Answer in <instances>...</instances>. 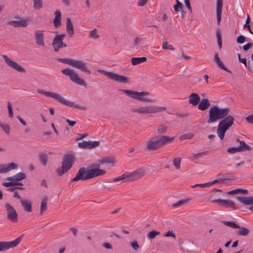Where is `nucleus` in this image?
Returning a JSON list of instances; mask_svg holds the SVG:
<instances>
[{
  "label": "nucleus",
  "instance_id": "obj_43",
  "mask_svg": "<svg viewBox=\"0 0 253 253\" xmlns=\"http://www.w3.org/2000/svg\"><path fill=\"white\" fill-rule=\"evenodd\" d=\"M0 127L2 129V130L6 133L9 134L10 132V126L5 124H2L0 122Z\"/></svg>",
  "mask_w": 253,
  "mask_h": 253
},
{
  "label": "nucleus",
  "instance_id": "obj_25",
  "mask_svg": "<svg viewBox=\"0 0 253 253\" xmlns=\"http://www.w3.org/2000/svg\"><path fill=\"white\" fill-rule=\"evenodd\" d=\"M26 177V174L25 173L20 172L12 176L7 177L6 179L8 181H18L23 179H25Z\"/></svg>",
  "mask_w": 253,
  "mask_h": 253
},
{
  "label": "nucleus",
  "instance_id": "obj_4",
  "mask_svg": "<svg viewBox=\"0 0 253 253\" xmlns=\"http://www.w3.org/2000/svg\"><path fill=\"white\" fill-rule=\"evenodd\" d=\"M37 91L39 93L43 94L47 97H50L55 99L62 104L70 106L71 107L76 108L82 110H86V107L84 106H81L78 104L75 103L74 102L70 101L65 99L61 95L49 91H44L42 89H38Z\"/></svg>",
  "mask_w": 253,
  "mask_h": 253
},
{
  "label": "nucleus",
  "instance_id": "obj_58",
  "mask_svg": "<svg viewBox=\"0 0 253 253\" xmlns=\"http://www.w3.org/2000/svg\"><path fill=\"white\" fill-rule=\"evenodd\" d=\"M246 121L250 124H253V114L250 115L246 118Z\"/></svg>",
  "mask_w": 253,
  "mask_h": 253
},
{
  "label": "nucleus",
  "instance_id": "obj_49",
  "mask_svg": "<svg viewBox=\"0 0 253 253\" xmlns=\"http://www.w3.org/2000/svg\"><path fill=\"white\" fill-rule=\"evenodd\" d=\"M236 194H241L244 195H248L249 193V191L247 189H242V188H237L236 189Z\"/></svg>",
  "mask_w": 253,
  "mask_h": 253
},
{
  "label": "nucleus",
  "instance_id": "obj_55",
  "mask_svg": "<svg viewBox=\"0 0 253 253\" xmlns=\"http://www.w3.org/2000/svg\"><path fill=\"white\" fill-rule=\"evenodd\" d=\"M192 188H194L197 187H200L202 188L209 187V184L208 182L203 183V184H196L195 185H192L191 186Z\"/></svg>",
  "mask_w": 253,
  "mask_h": 253
},
{
  "label": "nucleus",
  "instance_id": "obj_27",
  "mask_svg": "<svg viewBox=\"0 0 253 253\" xmlns=\"http://www.w3.org/2000/svg\"><path fill=\"white\" fill-rule=\"evenodd\" d=\"M210 106V103L208 99L203 98L199 103L198 108L200 110L204 111L208 109Z\"/></svg>",
  "mask_w": 253,
  "mask_h": 253
},
{
  "label": "nucleus",
  "instance_id": "obj_1",
  "mask_svg": "<svg viewBox=\"0 0 253 253\" xmlns=\"http://www.w3.org/2000/svg\"><path fill=\"white\" fill-rule=\"evenodd\" d=\"M229 108H219L217 106H212L209 111V118L207 123L209 124L222 119L219 123L217 129V134L221 140H223L226 131L233 125L234 118L228 115Z\"/></svg>",
  "mask_w": 253,
  "mask_h": 253
},
{
  "label": "nucleus",
  "instance_id": "obj_32",
  "mask_svg": "<svg viewBox=\"0 0 253 253\" xmlns=\"http://www.w3.org/2000/svg\"><path fill=\"white\" fill-rule=\"evenodd\" d=\"M237 142H239L240 145L238 146L241 152L250 151L252 150V148L247 145L244 141H240L239 139H237Z\"/></svg>",
  "mask_w": 253,
  "mask_h": 253
},
{
  "label": "nucleus",
  "instance_id": "obj_11",
  "mask_svg": "<svg viewBox=\"0 0 253 253\" xmlns=\"http://www.w3.org/2000/svg\"><path fill=\"white\" fill-rule=\"evenodd\" d=\"M220 222L223 223L224 225L229 226L231 228L235 229H240L239 230L237 231V234L240 236H246L250 233V230L249 229L244 227H241L238 224H237L236 223L234 222L224 220H221Z\"/></svg>",
  "mask_w": 253,
  "mask_h": 253
},
{
  "label": "nucleus",
  "instance_id": "obj_22",
  "mask_svg": "<svg viewBox=\"0 0 253 253\" xmlns=\"http://www.w3.org/2000/svg\"><path fill=\"white\" fill-rule=\"evenodd\" d=\"M223 0H217L216 2V18L218 25L220 24L221 19Z\"/></svg>",
  "mask_w": 253,
  "mask_h": 253
},
{
  "label": "nucleus",
  "instance_id": "obj_61",
  "mask_svg": "<svg viewBox=\"0 0 253 253\" xmlns=\"http://www.w3.org/2000/svg\"><path fill=\"white\" fill-rule=\"evenodd\" d=\"M148 0H139L137 3V5L140 6H143L146 4Z\"/></svg>",
  "mask_w": 253,
  "mask_h": 253
},
{
  "label": "nucleus",
  "instance_id": "obj_56",
  "mask_svg": "<svg viewBox=\"0 0 253 253\" xmlns=\"http://www.w3.org/2000/svg\"><path fill=\"white\" fill-rule=\"evenodd\" d=\"M15 184L14 181H10V182H3L2 183V185L3 186L7 187H10L14 186Z\"/></svg>",
  "mask_w": 253,
  "mask_h": 253
},
{
  "label": "nucleus",
  "instance_id": "obj_48",
  "mask_svg": "<svg viewBox=\"0 0 253 253\" xmlns=\"http://www.w3.org/2000/svg\"><path fill=\"white\" fill-rule=\"evenodd\" d=\"M227 152L231 154H234L238 152H241L239 148V147H230L228 148L227 150Z\"/></svg>",
  "mask_w": 253,
  "mask_h": 253
},
{
  "label": "nucleus",
  "instance_id": "obj_54",
  "mask_svg": "<svg viewBox=\"0 0 253 253\" xmlns=\"http://www.w3.org/2000/svg\"><path fill=\"white\" fill-rule=\"evenodd\" d=\"M207 153H208V152L205 151V152H200V153H197V154H194L193 155V158L195 159H198L199 157H202L204 155H206L207 154Z\"/></svg>",
  "mask_w": 253,
  "mask_h": 253
},
{
  "label": "nucleus",
  "instance_id": "obj_24",
  "mask_svg": "<svg viewBox=\"0 0 253 253\" xmlns=\"http://www.w3.org/2000/svg\"><path fill=\"white\" fill-rule=\"evenodd\" d=\"M7 25L12 26L13 27L17 28L19 27H25L27 26L28 23L25 20L20 21L12 20L7 23Z\"/></svg>",
  "mask_w": 253,
  "mask_h": 253
},
{
  "label": "nucleus",
  "instance_id": "obj_37",
  "mask_svg": "<svg viewBox=\"0 0 253 253\" xmlns=\"http://www.w3.org/2000/svg\"><path fill=\"white\" fill-rule=\"evenodd\" d=\"M160 234V232L155 230H152L150 231L149 233L147 234V237L148 239L151 240L156 237V236Z\"/></svg>",
  "mask_w": 253,
  "mask_h": 253
},
{
  "label": "nucleus",
  "instance_id": "obj_47",
  "mask_svg": "<svg viewBox=\"0 0 253 253\" xmlns=\"http://www.w3.org/2000/svg\"><path fill=\"white\" fill-rule=\"evenodd\" d=\"M162 48L164 49H168V50H173L174 48L173 47L172 45L169 44L168 42H164L162 45Z\"/></svg>",
  "mask_w": 253,
  "mask_h": 253
},
{
  "label": "nucleus",
  "instance_id": "obj_63",
  "mask_svg": "<svg viewBox=\"0 0 253 253\" xmlns=\"http://www.w3.org/2000/svg\"><path fill=\"white\" fill-rule=\"evenodd\" d=\"M78 134L79 136V137L76 139V140H77V141L81 140L87 136V133H85L84 134Z\"/></svg>",
  "mask_w": 253,
  "mask_h": 253
},
{
  "label": "nucleus",
  "instance_id": "obj_46",
  "mask_svg": "<svg viewBox=\"0 0 253 253\" xmlns=\"http://www.w3.org/2000/svg\"><path fill=\"white\" fill-rule=\"evenodd\" d=\"M188 200H180L178 201L177 203L173 204L172 206L173 208H177L178 207L182 206L184 204H185L187 202Z\"/></svg>",
  "mask_w": 253,
  "mask_h": 253
},
{
  "label": "nucleus",
  "instance_id": "obj_51",
  "mask_svg": "<svg viewBox=\"0 0 253 253\" xmlns=\"http://www.w3.org/2000/svg\"><path fill=\"white\" fill-rule=\"evenodd\" d=\"M182 6V4L179 1L177 0L176 4H175L173 6L174 10L175 12H178L181 9Z\"/></svg>",
  "mask_w": 253,
  "mask_h": 253
},
{
  "label": "nucleus",
  "instance_id": "obj_31",
  "mask_svg": "<svg viewBox=\"0 0 253 253\" xmlns=\"http://www.w3.org/2000/svg\"><path fill=\"white\" fill-rule=\"evenodd\" d=\"M238 57L240 62L242 63L246 67H247L249 71L253 73V65L249 62L247 65L246 58H242L240 54H238Z\"/></svg>",
  "mask_w": 253,
  "mask_h": 253
},
{
  "label": "nucleus",
  "instance_id": "obj_38",
  "mask_svg": "<svg viewBox=\"0 0 253 253\" xmlns=\"http://www.w3.org/2000/svg\"><path fill=\"white\" fill-rule=\"evenodd\" d=\"M18 168V166L17 164H15L13 163H11L7 165H5V169L6 172L12 169H16Z\"/></svg>",
  "mask_w": 253,
  "mask_h": 253
},
{
  "label": "nucleus",
  "instance_id": "obj_60",
  "mask_svg": "<svg viewBox=\"0 0 253 253\" xmlns=\"http://www.w3.org/2000/svg\"><path fill=\"white\" fill-rule=\"evenodd\" d=\"M6 173L5 164H0V173Z\"/></svg>",
  "mask_w": 253,
  "mask_h": 253
},
{
  "label": "nucleus",
  "instance_id": "obj_35",
  "mask_svg": "<svg viewBox=\"0 0 253 253\" xmlns=\"http://www.w3.org/2000/svg\"><path fill=\"white\" fill-rule=\"evenodd\" d=\"M33 7L36 10H39L43 7L42 0H33Z\"/></svg>",
  "mask_w": 253,
  "mask_h": 253
},
{
  "label": "nucleus",
  "instance_id": "obj_2",
  "mask_svg": "<svg viewBox=\"0 0 253 253\" xmlns=\"http://www.w3.org/2000/svg\"><path fill=\"white\" fill-rule=\"evenodd\" d=\"M100 167L99 164H92L86 169L84 167L79 169L76 176L72 179V181L86 180L104 174L105 170L100 169Z\"/></svg>",
  "mask_w": 253,
  "mask_h": 253
},
{
  "label": "nucleus",
  "instance_id": "obj_8",
  "mask_svg": "<svg viewBox=\"0 0 253 253\" xmlns=\"http://www.w3.org/2000/svg\"><path fill=\"white\" fill-rule=\"evenodd\" d=\"M167 109L166 107L158 106L156 105L144 106L136 108L131 109V111L142 114L156 113L165 111Z\"/></svg>",
  "mask_w": 253,
  "mask_h": 253
},
{
  "label": "nucleus",
  "instance_id": "obj_57",
  "mask_svg": "<svg viewBox=\"0 0 253 253\" xmlns=\"http://www.w3.org/2000/svg\"><path fill=\"white\" fill-rule=\"evenodd\" d=\"M253 46V44L252 42H248L246 44L244 45L243 47V49L244 51H247L248 49L251 48Z\"/></svg>",
  "mask_w": 253,
  "mask_h": 253
},
{
  "label": "nucleus",
  "instance_id": "obj_39",
  "mask_svg": "<svg viewBox=\"0 0 253 253\" xmlns=\"http://www.w3.org/2000/svg\"><path fill=\"white\" fill-rule=\"evenodd\" d=\"M216 36L217 37V44H218L219 48L220 49L222 47V37H221V35L220 33L219 30H217L216 31Z\"/></svg>",
  "mask_w": 253,
  "mask_h": 253
},
{
  "label": "nucleus",
  "instance_id": "obj_6",
  "mask_svg": "<svg viewBox=\"0 0 253 253\" xmlns=\"http://www.w3.org/2000/svg\"><path fill=\"white\" fill-rule=\"evenodd\" d=\"M75 160L73 154L69 153L65 154L63 157L61 169H56V172L59 176L63 175L67 172L72 167Z\"/></svg>",
  "mask_w": 253,
  "mask_h": 253
},
{
  "label": "nucleus",
  "instance_id": "obj_33",
  "mask_svg": "<svg viewBox=\"0 0 253 253\" xmlns=\"http://www.w3.org/2000/svg\"><path fill=\"white\" fill-rule=\"evenodd\" d=\"M147 61V58L145 57H133L131 59V63L132 65H136L141 64Z\"/></svg>",
  "mask_w": 253,
  "mask_h": 253
},
{
  "label": "nucleus",
  "instance_id": "obj_10",
  "mask_svg": "<svg viewBox=\"0 0 253 253\" xmlns=\"http://www.w3.org/2000/svg\"><path fill=\"white\" fill-rule=\"evenodd\" d=\"M62 74L66 76H68L70 80L77 84L86 86V83L83 80L79 77L78 74L74 71V70L70 68H66L61 70Z\"/></svg>",
  "mask_w": 253,
  "mask_h": 253
},
{
  "label": "nucleus",
  "instance_id": "obj_7",
  "mask_svg": "<svg viewBox=\"0 0 253 253\" xmlns=\"http://www.w3.org/2000/svg\"><path fill=\"white\" fill-rule=\"evenodd\" d=\"M57 61L72 66L74 68L81 70L83 72H85L88 75L91 74L90 71L88 70L85 63L82 61L71 58H58Z\"/></svg>",
  "mask_w": 253,
  "mask_h": 253
},
{
  "label": "nucleus",
  "instance_id": "obj_9",
  "mask_svg": "<svg viewBox=\"0 0 253 253\" xmlns=\"http://www.w3.org/2000/svg\"><path fill=\"white\" fill-rule=\"evenodd\" d=\"M122 91L130 98L138 100L142 102H155V100L151 98L145 97L149 95V93L146 91L137 92L130 90L122 89Z\"/></svg>",
  "mask_w": 253,
  "mask_h": 253
},
{
  "label": "nucleus",
  "instance_id": "obj_29",
  "mask_svg": "<svg viewBox=\"0 0 253 253\" xmlns=\"http://www.w3.org/2000/svg\"><path fill=\"white\" fill-rule=\"evenodd\" d=\"M55 17L53 20V23L55 28H58L61 25V13L59 10H56L54 13Z\"/></svg>",
  "mask_w": 253,
  "mask_h": 253
},
{
  "label": "nucleus",
  "instance_id": "obj_26",
  "mask_svg": "<svg viewBox=\"0 0 253 253\" xmlns=\"http://www.w3.org/2000/svg\"><path fill=\"white\" fill-rule=\"evenodd\" d=\"M21 204L24 210L27 212H32V203L28 200H22L20 201Z\"/></svg>",
  "mask_w": 253,
  "mask_h": 253
},
{
  "label": "nucleus",
  "instance_id": "obj_5",
  "mask_svg": "<svg viewBox=\"0 0 253 253\" xmlns=\"http://www.w3.org/2000/svg\"><path fill=\"white\" fill-rule=\"evenodd\" d=\"M145 172L143 168H139L131 173L126 172L122 175L113 178L112 180L114 182L121 181L122 182L133 181L142 177Z\"/></svg>",
  "mask_w": 253,
  "mask_h": 253
},
{
  "label": "nucleus",
  "instance_id": "obj_23",
  "mask_svg": "<svg viewBox=\"0 0 253 253\" xmlns=\"http://www.w3.org/2000/svg\"><path fill=\"white\" fill-rule=\"evenodd\" d=\"M200 101V97L198 94L193 93L189 95L188 102L193 106H196Z\"/></svg>",
  "mask_w": 253,
  "mask_h": 253
},
{
  "label": "nucleus",
  "instance_id": "obj_28",
  "mask_svg": "<svg viewBox=\"0 0 253 253\" xmlns=\"http://www.w3.org/2000/svg\"><path fill=\"white\" fill-rule=\"evenodd\" d=\"M214 61L217 64L218 67L223 69L228 73L232 74V72L228 70L223 64V63L221 61L220 59L219 58L218 54L217 53H215L214 56Z\"/></svg>",
  "mask_w": 253,
  "mask_h": 253
},
{
  "label": "nucleus",
  "instance_id": "obj_12",
  "mask_svg": "<svg viewBox=\"0 0 253 253\" xmlns=\"http://www.w3.org/2000/svg\"><path fill=\"white\" fill-rule=\"evenodd\" d=\"M23 235L11 242H0V252L7 250L17 246L20 242Z\"/></svg>",
  "mask_w": 253,
  "mask_h": 253
},
{
  "label": "nucleus",
  "instance_id": "obj_16",
  "mask_svg": "<svg viewBox=\"0 0 253 253\" xmlns=\"http://www.w3.org/2000/svg\"><path fill=\"white\" fill-rule=\"evenodd\" d=\"M65 34H57L55 35L52 42V46L54 51L57 52L59 51V49L61 48V45H62L63 39L65 38Z\"/></svg>",
  "mask_w": 253,
  "mask_h": 253
},
{
  "label": "nucleus",
  "instance_id": "obj_3",
  "mask_svg": "<svg viewBox=\"0 0 253 253\" xmlns=\"http://www.w3.org/2000/svg\"><path fill=\"white\" fill-rule=\"evenodd\" d=\"M174 136L167 135L155 136L146 142V149L149 151L157 150L173 141Z\"/></svg>",
  "mask_w": 253,
  "mask_h": 253
},
{
  "label": "nucleus",
  "instance_id": "obj_42",
  "mask_svg": "<svg viewBox=\"0 0 253 253\" xmlns=\"http://www.w3.org/2000/svg\"><path fill=\"white\" fill-rule=\"evenodd\" d=\"M194 136V134L191 133H188L184 134L180 136L179 139L182 141L186 139H190Z\"/></svg>",
  "mask_w": 253,
  "mask_h": 253
},
{
  "label": "nucleus",
  "instance_id": "obj_19",
  "mask_svg": "<svg viewBox=\"0 0 253 253\" xmlns=\"http://www.w3.org/2000/svg\"><path fill=\"white\" fill-rule=\"evenodd\" d=\"M213 203H218L219 205L224 206L225 208H231L236 209L235 203L231 200L216 199L213 201Z\"/></svg>",
  "mask_w": 253,
  "mask_h": 253
},
{
  "label": "nucleus",
  "instance_id": "obj_18",
  "mask_svg": "<svg viewBox=\"0 0 253 253\" xmlns=\"http://www.w3.org/2000/svg\"><path fill=\"white\" fill-rule=\"evenodd\" d=\"M100 145V142L99 141H85L79 142L78 146L79 148L84 149H91L95 148Z\"/></svg>",
  "mask_w": 253,
  "mask_h": 253
},
{
  "label": "nucleus",
  "instance_id": "obj_53",
  "mask_svg": "<svg viewBox=\"0 0 253 253\" xmlns=\"http://www.w3.org/2000/svg\"><path fill=\"white\" fill-rule=\"evenodd\" d=\"M7 107H8L9 117L10 118H12L13 116V113L11 105L9 102H8Z\"/></svg>",
  "mask_w": 253,
  "mask_h": 253
},
{
  "label": "nucleus",
  "instance_id": "obj_40",
  "mask_svg": "<svg viewBox=\"0 0 253 253\" xmlns=\"http://www.w3.org/2000/svg\"><path fill=\"white\" fill-rule=\"evenodd\" d=\"M227 180H230V179H227V178H223V179L219 178V179H215L213 181H211V182H209L208 184H209V186H211L212 185L214 184L217 183H223L224 181H227Z\"/></svg>",
  "mask_w": 253,
  "mask_h": 253
},
{
  "label": "nucleus",
  "instance_id": "obj_34",
  "mask_svg": "<svg viewBox=\"0 0 253 253\" xmlns=\"http://www.w3.org/2000/svg\"><path fill=\"white\" fill-rule=\"evenodd\" d=\"M48 200V197L47 196H44L42 200L41 205L40 208V213L42 214V213L47 210V202Z\"/></svg>",
  "mask_w": 253,
  "mask_h": 253
},
{
  "label": "nucleus",
  "instance_id": "obj_41",
  "mask_svg": "<svg viewBox=\"0 0 253 253\" xmlns=\"http://www.w3.org/2000/svg\"><path fill=\"white\" fill-rule=\"evenodd\" d=\"M167 131V127L166 126L161 125L159 126L157 132L158 134H161L165 133Z\"/></svg>",
  "mask_w": 253,
  "mask_h": 253
},
{
  "label": "nucleus",
  "instance_id": "obj_64",
  "mask_svg": "<svg viewBox=\"0 0 253 253\" xmlns=\"http://www.w3.org/2000/svg\"><path fill=\"white\" fill-rule=\"evenodd\" d=\"M142 41V39L139 37L136 38L134 40V45L136 46Z\"/></svg>",
  "mask_w": 253,
  "mask_h": 253
},
{
  "label": "nucleus",
  "instance_id": "obj_21",
  "mask_svg": "<svg viewBox=\"0 0 253 253\" xmlns=\"http://www.w3.org/2000/svg\"><path fill=\"white\" fill-rule=\"evenodd\" d=\"M43 36V33L42 31H37L35 32V39L37 45L42 46L44 45Z\"/></svg>",
  "mask_w": 253,
  "mask_h": 253
},
{
  "label": "nucleus",
  "instance_id": "obj_52",
  "mask_svg": "<svg viewBox=\"0 0 253 253\" xmlns=\"http://www.w3.org/2000/svg\"><path fill=\"white\" fill-rule=\"evenodd\" d=\"M164 237H172L173 238H174L175 240L176 239V235L172 231L169 230L167 232H166L164 235Z\"/></svg>",
  "mask_w": 253,
  "mask_h": 253
},
{
  "label": "nucleus",
  "instance_id": "obj_44",
  "mask_svg": "<svg viewBox=\"0 0 253 253\" xmlns=\"http://www.w3.org/2000/svg\"><path fill=\"white\" fill-rule=\"evenodd\" d=\"M181 158H176L173 160V164L177 169L180 168Z\"/></svg>",
  "mask_w": 253,
  "mask_h": 253
},
{
  "label": "nucleus",
  "instance_id": "obj_17",
  "mask_svg": "<svg viewBox=\"0 0 253 253\" xmlns=\"http://www.w3.org/2000/svg\"><path fill=\"white\" fill-rule=\"evenodd\" d=\"M236 199L245 206H251L249 208V210L253 211V196L242 197L238 196L236 197Z\"/></svg>",
  "mask_w": 253,
  "mask_h": 253
},
{
  "label": "nucleus",
  "instance_id": "obj_13",
  "mask_svg": "<svg viewBox=\"0 0 253 253\" xmlns=\"http://www.w3.org/2000/svg\"><path fill=\"white\" fill-rule=\"evenodd\" d=\"M104 72L105 76L108 77L110 79L124 84H126L129 82V79L126 77L120 75L113 72L106 71Z\"/></svg>",
  "mask_w": 253,
  "mask_h": 253
},
{
  "label": "nucleus",
  "instance_id": "obj_45",
  "mask_svg": "<svg viewBox=\"0 0 253 253\" xmlns=\"http://www.w3.org/2000/svg\"><path fill=\"white\" fill-rule=\"evenodd\" d=\"M89 37L93 39H97L99 37V35L97 34V29H94L90 31L89 34Z\"/></svg>",
  "mask_w": 253,
  "mask_h": 253
},
{
  "label": "nucleus",
  "instance_id": "obj_20",
  "mask_svg": "<svg viewBox=\"0 0 253 253\" xmlns=\"http://www.w3.org/2000/svg\"><path fill=\"white\" fill-rule=\"evenodd\" d=\"M98 162L100 164H106V167L105 168L110 169L115 165V159L112 157H105L99 159Z\"/></svg>",
  "mask_w": 253,
  "mask_h": 253
},
{
  "label": "nucleus",
  "instance_id": "obj_62",
  "mask_svg": "<svg viewBox=\"0 0 253 253\" xmlns=\"http://www.w3.org/2000/svg\"><path fill=\"white\" fill-rule=\"evenodd\" d=\"M250 21H251L249 15H248L247 18L246 22H245V24H244L243 28H246V27H249L250 25Z\"/></svg>",
  "mask_w": 253,
  "mask_h": 253
},
{
  "label": "nucleus",
  "instance_id": "obj_14",
  "mask_svg": "<svg viewBox=\"0 0 253 253\" xmlns=\"http://www.w3.org/2000/svg\"><path fill=\"white\" fill-rule=\"evenodd\" d=\"M7 211V218L13 223L17 222L18 214L15 210L8 203L5 205Z\"/></svg>",
  "mask_w": 253,
  "mask_h": 253
},
{
  "label": "nucleus",
  "instance_id": "obj_36",
  "mask_svg": "<svg viewBox=\"0 0 253 253\" xmlns=\"http://www.w3.org/2000/svg\"><path fill=\"white\" fill-rule=\"evenodd\" d=\"M39 160L42 163V164L45 166L47 164V156L45 154L42 153H40L39 155Z\"/></svg>",
  "mask_w": 253,
  "mask_h": 253
},
{
  "label": "nucleus",
  "instance_id": "obj_15",
  "mask_svg": "<svg viewBox=\"0 0 253 253\" xmlns=\"http://www.w3.org/2000/svg\"><path fill=\"white\" fill-rule=\"evenodd\" d=\"M2 58L4 60L5 63L10 67L13 68L18 72L21 73H25L26 70L17 63L12 61L9 57L6 55H2Z\"/></svg>",
  "mask_w": 253,
  "mask_h": 253
},
{
  "label": "nucleus",
  "instance_id": "obj_50",
  "mask_svg": "<svg viewBox=\"0 0 253 253\" xmlns=\"http://www.w3.org/2000/svg\"><path fill=\"white\" fill-rule=\"evenodd\" d=\"M246 39H247L245 36L240 35L237 37L236 42L239 44H242L246 41Z\"/></svg>",
  "mask_w": 253,
  "mask_h": 253
},
{
  "label": "nucleus",
  "instance_id": "obj_59",
  "mask_svg": "<svg viewBox=\"0 0 253 253\" xmlns=\"http://www.w3.org/2000/svg\"><path fill=\"white\" fill-rule=\"evenodd\" d=\"M130 245L134 250H137L139 248V245L136 241L132 242Z\"/></svg>",
  "mask_w": 253,
  "mask_h": 253
},
{
  "label": "nucleus",
  "instance_id": "obj_30",
  "mask_svg": "<svg viewBox=\"0 0 253 253\" xmlns=\"http://www.w3.org/2000/svg\"><path fill=\"white\" fill-rule=\"evenodd\" d=\"M66 31L70 37H72L74 34L73 25L69 18H66Z\"/></svg>",
  "mask_w": 253,
  "mask_h": 253
}]
</instances>
